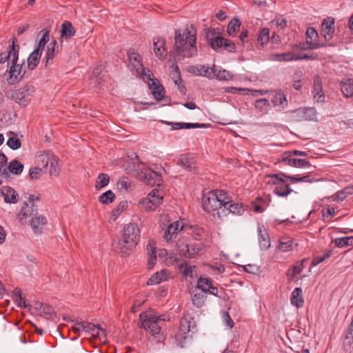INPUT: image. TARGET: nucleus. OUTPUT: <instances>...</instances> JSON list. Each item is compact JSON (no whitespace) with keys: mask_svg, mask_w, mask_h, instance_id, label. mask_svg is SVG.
Segmentation results:
<instances>
[{"mask_svg":"<svg viewBox=\"0 0 353 353\" xmlns=\"http://www.w3.org/2000/svg\"><path fill=\"white\" fill-rule=\"evenodd\" d=\"M197 30L194 24H187L184 29H175L174 52L182 58L192 57L197 54Z\"/></svg>","mask_w":353,"mask_h":353,"instance_id":"nucleus-1","label":"nucleus"},{"mask_svg":"<svg viewBox=\"0 0 353 353\" xmlns=\"http://www.w3.org/2000/svg\"><path fill=\"white\" fill-rule=\"evenodd\" d=\"M299 114L303 119L306 121L314 120L316 117V109L310 107L299 109Z\"/></svg>","mask_w":353,"mask_h":353,"instance_id":"nucleus-42","label":"nucleus"},{"mask_svg":"<svg viewBox=\"0 0 353 353\" xmlns=\"http://www.w3.org/2000/svg\"><path fill=\"white\" fill-rule=\"evenodd\" d=\"M167 125H171L172 130L180 129H192V128H206L210 126L208 123H183V122H170L162 121Z\"/></svg>","mask_w":353,"mask_h":353,"instance_id":"nucleus-14","label":"nucleus"},{"mask_svg":"<svg viewBox=\"0 0 353 353\" xmlns=\"http://www.w3.org/2000/svg\"><path fill=\"white\" fill-rule=\"evenodd\" d=\"M115 199L116 196L112 190H107L101 194L99 198V201L102 204L108 205L112 203L115 200Z\"/></svg>","mask_w":353,"mask_h":353,"instance_id":"nucleus-51","label":"nucleus"},{"mask_svg":"<svg viewBox=\"0 0 353 353\" xmlns=\"http://www.w3.org/2000/svg\"><path fill=\"white\" fill-rule=\"evenodd\" d=\"M334 22L335 20L333 17H327L322 22L321 34L325 39L326 43H328L333 37L335 31Z\"/></svg>","mask_w":353,"mask_h":353,"instance_id":"nucleus-11","label":"nucleus"},{"mask_svg":"<svg viewBox=\"0 0 353 353\" xmlns=\"http://www.w3.org/2000/svg\"><path fill=\"white\" fill-rule=\"evenodd\" d=\"M291 304L297 308L303 307L304 299L303 296V290L301 288H296L292 292L290 297Z\"/></svg>","mask_w":353,"mask_h":353,"instance_id":"nucleus-26","label":"nucleus"},{"mask_svg":"<svg viewBox=\"0 0 353 353\" xmlns=\"http://www.w3.org/2000/svg\"><path fill=\"white\" fill-rule=\"evenodd\" d=\"M185 225L183 224L179 228V221H175L174 223H170L167 229L164 232V239L166 241H170L172 239L176 238L178 232L182 231L185 229Z\"/></svg>","mask_w":353,"mask_h":353,"instance_id":"nucleus-17","label":"nucleus"},{"mask_svg":"<svg viewBox=\"0 0 353 353\" xmlns=\"http://www.w3.org/2000/svg\"><path fill=\"white\" fill-rule=\"evenodd\" d=\"M196 326L195 322L193 321V318L190 316H183L180 320V325L178 332L175 334V339L179 338L186 339L185 334L190 332L191 327Z\"/></svg>","mask_w":353,"mask_h":353,"instance_id":"nucleus-9","label":"nucleus"},{"mask_svg":"<svg viewBox=\"0 0 353 353\" xmlns=\"http://www.w3.org/2000/svg\"><path fill=\"white\" fill-rule=\"evenodd\" d=\"M137 177L152 187L157 185L159 188L163 183L161 174L151 168H145L138 172Z\"/></svg>","mask_w":353,"mask_h":353,"instance_id":"nucleus-5","label":"nucleus"},{"mask_svg":"<svg viewBox=\"0 0 353 353\" xmlns=\"http://www.w3.org/2000/svg\"><path fill=\"white\" fill-rule=\"evenodd\" d=\"M148 197L154 203V205L159 206L161 204L163 198L162 190L154 188L148 194Z\"/></svg>","mask_w":353,"mask_h":353,"instance_id":"nucleus-50","label":"nucleus"},{"mask_svg":"<svg viewBox=\"0 0 353 353\" xmlns=\"http://www.w3.org/2000/svg\"><path fill=\"white\" fill-rule=\"evenodd\" d=\"M41 55L34 50L30 53L27 59V66L30 70H34L38 66Z\"/></svg>","mask_w":353,"mask_h":353,"instance_id":"nucleus-38","label":"nucleus"},{"mask_svg":"<svg viewBox=\"0 0 353 353\" xmlns=\"http://www.w3.org/2000/svg\"><path fill=\"white\" fill-rule=\"evenodd\" d=\"M179 254L183 257L190 259V245L186 242H181L177 244Z\"/></svg>","mask_w":353,"mask_h":353,"instance_id":"nucleus-58","label":"nucleus"},{"mask_svg":"<svg viewBox=\"0 0 353 353\" xmlns=\"http://www.w3.org/2000/svg\"><path fill=\"white\" fill-rule=\"evenodd\" d=\"M12 54H13V59H11V65L10 62L7 63L9 70H7L8 74L6 77V80L10 85H15L22 81L26 70H23V66L25 64L24 61L21 63H18L19 53L16 54L13 50Z\"/></svg>","mask_w":353,"mask_h":353,"instance_id":"nucleus-3","label":"nucleus"},{"mask_svg":"<svg viewBox=\"0 0 353 353\" xmlns=\"http://www.w3.org/2000/svg\"><path fill=\"white\" fill-rule=\"evenodd\" d=\"M6 144L13 150H18L21 147V141L17 137H10L7 140Z\"/></svg>","mask_w":353,"mask_h":353,"instance_id":"nucleus-64","label":"nucleus"},{"mask_svg":"<svg viewBox=\"0 0 353 353\" xmlns=\"http://www.w3.org/2000/svg\"><path fill=\"white\" fill-rule=\"evenodd\" d=\"M167 279V270L163 269L161 272H157L152 275V276L148 279L147 282V285H152L157 283H159L161 281H165Z\"/></svg>","mask_w":353,"mask_h":353,"instance_id":"nucleus-40","label":"nucleus"},{"mask_svg":"<svg viewBox=\"0 0 353 353\" xmlns=\"http://www.w3.org/2000/svg\"><path fill=\"white\" fill-rule=\"evenodd\" d=\"M185 227L192 230V237L195 241H200L205 234V229L198 225H189Z\"/></svg>","mask_w":353,"mask_h":353,"instance_id":"nucleus-49","label":"nucleus"},{"mask_svg":"<svg viewBox=\"0 0 353 353\" xmlns=\"http://www.w3.org/2000/svg\"><path fill=\"white\" fill-rule=\"evenodd\" d=\"M78 325H81L82 330L86 332H92L93 335L96 331V334L99 336L101 334L105 335V330L100 327L99 325L97 326L94 324L89 322L82 321L77 323Z\"/></svg>","mask_w":353,"mask_h":353,"instance_id":"nucleus-25","label":"nucleus"},{"mask_svg":"<svg viewBox=\"0 0 353 353\" xmlns=\"http://www.w3.org/2000/svg\"><path fill=\"white\" fill-rule=\"evenodd\" d=\"M154 50L155 55L159 59H163L166 55L167 48L165 47V40L159 37L153 39Z\"/></svg>","mask_w":353,"mask_h":353,"instance_id":"nucleus-19","label":"nucleus"},{"mask_svg":"<svg viewBox=\"0 0 353 353\" xmlns=\"http://www.w3.org/2000/svg\"><path fill=\"white\" fill-rule=\"evenodd\" d=\"M76 30L70 21H65L61 26V37L65 39H71L75 34Z\"/></svg>","mask_w":353,"mask_h":353,"instance_id":"nucleus-31","label":"nucleus"},{"mask_svg":"<svg viewBox=\"0 0 353 353\" xmlns=\"http://www.w3.org/2000/svg\"><path fill=\"white\" fill-rule=\"evenodd\" d=\"M241 22L237 17H234L228 23L227 27V33L229 36L234 37L236 36L239 31Z\"/></svg>","mask_w":353,"mask_h":353,"instance_id":"nucleus-35","label":"nucleus"},{"mask_svg":"<svg viewBox=\"0 0 353 353\" xmlns=\"http://www.w3.org/2000/svg\"><path fill=\"white\" fill-rule=\"evenodd\" d=\"M195 265H189L186 262H184L179 265V272L181 273L183 277L186 278L190 276L193 278L192 268H195Z\"/></svg>","mask_w":353,"mask_h":353,"instance_id":"nucleus-52","label":"nucleus"},{"mask_svg":"<svg viewBox=\"0 0 353 353\" xmlns=\"http://www.w3.org/2000/svg\"><path fill=\"white\" fill-rule=\"evenodd\" d=\"M278 162L284 163L287 165L292 166L294 168H305L311 166V163L306 159H296L292 157L290 154L288 157H284L279 159Z\"/></svg>","mask_w":353,"mask_h":353,"instance_id":"nucleus-16","label":"nucleus"},{"mask_svg":"<svg viewBox=\"0 0 353 353\" xmlns=\"http://www.w3.org/2000/svg\"><path fill=\"white\" fill-rule=\"evenodd\" d=\"M274 107L278 111L283 110L288 106V100L283 90L276 91L273 99H272Z\"/></svg>","mask_w":353,"mask_h":353,"instance_id":"nucleus-20","label":"nucleus"},{"mask_svg":"<svg viewBox=\"0 0 353 353\" xmlns=\"http://www.w3.org/2000/svg\"><path fill=\"white\" fill-rule=\"evenodd\" d=\"M205 32V37L208 41V45L211 47L212 49H215V46H213L214 41L218 40L221 38L220 32L217 31L215 28H208L203 29Z\"/></svg>","mask_w":353,"mask_h":353,"instance_id":"nucleus-29","label":"nucleus"},{"mask_svg":"<svg viewBox=\"0 0 353 353\" xmlns=\"http://www.w3.org/2000/svg\"><path fill=\"white\" fill-rule=\"evenodd\" d=\"M335 245L338 248H345L353 245V236H344L334 239Z\"/></svg>","mask_w":353,"mask_h":353,"instance_id":"nucleus-54","label":"nucleus"},{"mask_svg":"<svg viewBox=\"0 0 353 353\" xmlns=\"http://www.w3.org/2000/svg\"><path fill=\"white\" fill-rule=\"evenodd\" d=\"M312 93L314 99L316 100L317 102L324 101L325 94L324 92H323L321 82L319 77L315 78L314 80Z\"/></svg>","mask_w":353,"mask_h":353,"instance_id":"nucleus-28","label":"nucleus"},{"mask_svg":"<svg viewBox=\"0 0 353 353\" xmlns=\"http://www.w3.org/2000/svg\"><path fill=\"white\" fill-rule=\"evenodd\" d=\"M307 259L305 258L301 259V261H296L295 264L293 265L292 268L289 269L287 271V276L288 277L292 280L294 278L296 277V275L299 274L304 269V263L307 261Z\"/></svg>","mask_w":353,"mask_h":353,"instance_id":"nucleus-30","label":"nucleus"},{"mask_svg":"<svg viewBox=\"0 0 353 353\" xmlns=\"http://www.w3.org/2000/svg\"><path fill=\"white\" fill-rule=\"evenodd\" d=\"M169 56V60L172 62V65H170V70L173 77L179 79V80L182 82L181 72L176 60V57L177 55L174 52V51H170Z\"/></svg>","mask_w":353,"mask_h":353,"instance_id":"nucleus-34","label":"nucleus"},{"mask_svg":"<svg viewBox=\"0 0 353 353\" xmlns=\"http://www.w3.org/2000/svg\"><path fill=\"white\" fill-rule=\"evenodd\" d=\"M47 223V219L43 215H36L30 220V225L34 233H41L43 227Z\"/></svg>","mask_w":353,"mask_h":353,"instance_id":"nucleus-24","label":"nucleus"},{"mask_svg":"<svg viewBox=\"0 0 353 353\" xmlns=\"http://www.w3.org/2000/svg\"><path fill=\"white\" fill-rule=\"evenodd\" d=\"M212 71L213 78L215 77L219 81H229L234 78V75L230 71L223 69L217 71L215 65L210 69Z\"/></svg>","mask_w":353,"mask_h":353,"instance_id":"nucleus-32","label":"nucleus"},{"mask_svg":"<svg viewBox=\"0 0 353 353\" xmlns=\"http://www.w3.org/2000/svg\"><path fill=\"white\" fill-rule=\"evenodd\" d=\"M35 92V88L32 85H26L17 90L12 91L10 98L13 99L21 106H26L31 100V97ZM7 97H10L6 94Z\"/></svg>","mask_w":353,"mask_h":353,"instance_id":"nucleus-4","label":"nucleus"},{"mask_svg":"<svg viewBox=\"0 0 353 353\" xmlns=\"http://www.w3.org/2000/svg\"><path fill=\"white\" fill-rule=\"evenodd\" d=\"M258 240L261 250H267L271 245L270 238L265 227L263 225H258Z\"/></svg>","mask_w":353,"mask_h":353,"instance_id":"nucleus-15","label":"nucleus"},{"mask_svg":"<svg viewBox=\"0 0 353 353\" xmlns=\"http://www.w3.org/2000/svg\"><path fill=\"white\" fill-rule=\"evenodd\" d=\"M229 207L230 214L241 215L246 210L247 205H244L243 203H234L232 200L231 205H230Z\"/></svg>","mask_w":353,"mask_h":353,"instance_id":"nucleus-55","label":"nucleus"},{"mask_svg":"<svg viewBox=\"0 0 353 353\" xmlns=\"http://www.w3.org/2000/svg\"><path fill=\"white\" fill-rule=\"evenodd\" d=\"M341 90L345 97L353 96V79L348 78L343 79L341 83Z\"/></svg>","mask_w":353,"mask_h":353,"instance_id":"nucleus-36","label":"nucleus"},{"mask_svg":"<svg viewBox=\"0 0 353 353\" xmlns=\"http://www.w3.org/2000/svg\"><path fill=\"white\" fill-rule=\"evenodd\" d=\"M148 250V268L149 270L152 269L156 264L157 261V255H156V248L152 246L150 243L147 245Z\"/></svg>","mask_w":353,"mask_h":353,"instance_id":"nucleus-48","label":"nucleus"},{"mask_svg":"<svg viewBox=\"0 0 353 353\" xmlns=\"http://www.w3.org/2000/svg\"><path fill=\"white\" fill-rule=\"evenodd\" d=\"M1 193L3 196L6 203H17L19 201L18 193L10 186H3L1 189Z\"/></svg>","mask_w":353,"mask_h":353,"instance_id":"nucleus-21","label":"nucleus"},{"mask_svg":"<svg viewBox=\"0 0 353 353\" xmlns=\"http://www.w3.org/2000/svg\"><path fill=\"white\" fill-rule=\"evenodd\" d=\"M202 291L201 292H195L194 291L190 292L192 296V304L194 306L199 308L201 307L205 301L207 296Z\"/></svg>","mask_w":353,"mask_h":353,"instance_id":"nucleus-41","label":"nucleus"},{"mask_svg":"<svg viewBox=\"0 0 353 353\" xmlns=\"http://www.w3.org/2000/svg\"><path fill=\"white\" fill-rule=\"evenodd\" d=\"M168 320L169 318L165 314L157 316L153 310H146L139 314L137 325L140 329L148 331L151 336L160 341L161 339H164V336L159 323L161 321Z\"/></svg>","mask_w":353,"mask_h":353,"instance_id":"nucleus-2","label":"nucleus"},{"mask_svg":"<svg viewBox=\"0 0 353 353\" xmlns=\"http://www.w3.org/2000/svg\"><path fill=\"white\" fill-rule=\"evenodd\" d=\"M39 161H41L43 168H46L50 165L49 173L51 176H57L59 174V159L54 155L43 154L39 157Z\"/></svg>","mask_w":353,"mask_h":353,"instance_id":"nucleus-8","label":"nucleus"},{"mask_svg":"<svg viewBox=\"0 0 353 353\" xmlns=\"http://www.w3.org/2000/svg\"><path fill=\"white\" fill-rule=\"evenodd\" d=\"M128 59L129 61L137 62L138 65L143 67L142 58L139 53L135 52L134 49L130 48L127 52Z\"/></svg>","mask_w":353,"mask_h":353,"instance_id":"nucleus-57","label":"nucleus"},{"mask_svg":"<svg viewBox=\"0 0 353 353\" xmlns=\"http://www.w3.org/2000/svg\"><path fill=\"white\" fill-rule=\"evenodd\" d=\"M128 207L127 201H121L117 208H114L111 212V216L113 220H116L122 212L125 210Z\"/></svg>","mask_w":353,"mask_h":353,"instance_id":"nucleus-56","label":"nucleus"},{"mask_svg":"<svg viewBox=\"0 0 353 353\" xmlns=\"http://www.w3.org/2000/svg\"><path fill=\"white\" fill-rule=\"evenodd\" d=\"M137 244L122 235L121 238L119 239L114 245V249L118 254L125 256L129 255L135 249Z\"/></svg>","mask_w":353,"mask_h":353,"instance_id":"nucleus-6","label":"nucleus"},{"mask_svg":"<svg viewBox=\"0 0 353 353\" xmlns=\"http://www.w3.org/2000/svg\"><path fill=\"white\" fill-rule=\"evenodd\" d=\"M122 235L138 243L141 238V230L137 223L130 222L124 226Z\"/></svg>","mask_w":353,"mask_h":353,"instance_id":"nucleus-10","label":"nucleus"},{"mask_svg":"<svg viewBox=\"0 0 353 353\" xmlns=\"http://www.w3.org/2000/svg\"><path fill=\"white\" fill-rule=\"evenodd\" d=\"M216 194L217 195V200L219 201V203L220 205L222 203H230L231 197L228 195V194L222 190H215Z\"/></svg>","mask_w":353,"mask_h":353,"instance_id":"nucleus-63","label":"nucleus"},{"mask_svg":"<svg viewBox=\"0 0 353 353\" xmlns=\"http://www.w3.org/2000/svg\"><path fill=\"white\" fill-rule=\"evenodd\" d=\"M104 68L103 65H97L96 68L93 69L92 71V77L94 79V83L96 85H101L103 84L104 81V74H103Z\"/></svg>","mask_w":353,"mask_h":353,"instance_id":"nucleus-43","label":"nucleus"},{"mask_svg":"<svg viewBox=\"0 0 353 353\" xmlns=\"http://www.w3.org/2000/svg\"><path fill=\"white\" fill-rule=\"evenodd\" d=\"M117 186L119 189H125V190L128 191L132 188L134 184L128 177L123 176L119 180Z\"/></svg>","mask_w":353,"mask_h":353,"instance_id":"nucleus-61","label":"nucleus"},{"mask_svg":"<svg viewBox=\"0 0 353 353\" xmlns=\"http://www.w3.org/2000/svg\"><path fill=\"white\" fill-rule=\"evenodd\" d=\"M270 29L268 28H262L257 36V41L260 46L263 48L270 42Z\"/></svg>","mask_w":353,"mask_h":353,"instance_id":"nucleus-45","label":"nucleus"},{"mask_svg":"<svg viewBox=\"0 0 353 353\" xmlns=\"http://www.w3.org/2000/svg\"><path fill=\"white\" fill-rule=\"evenodd\" d=\"M213 284V280L209 277L200 276L197 279L196 288L201 290L203 292L207 293L210 286Z\"/></svg>","mask_w":353,"mask_h":353,"instance_id":"nucleus-39","label":"nucleus"},{"mask_svg":"<svg viewBox=\"0 0 353 353\" xmlns=\"http://www.w3.org/2000/svg\"><path fill=\"white\" fill-rule=\"evenodd\" d=\"M269 59L277 61H294V53L292 52H285L283 53H273L270 54Z\"/></svg>","mask_w":353,"mask_h":353,"instance_id":"nucleus-33","label":"nucleus"},{"mask_svg":"<svg viewBox=\"0 0 353 353\" xmlns=\"http://www.w3.org/2000/svg\"><path fill=\"white\" fill-rule=\"evenodd\" d=\"M334 46V44L332 43H319L318 41H306L305 43V46L307 47V50H315V49H318V48H323V47H325V46Z\"/></svg>","mask_w":353,"mask_h":353,"instance_id":"nucleus-59","label":"nucleus"},{"mask_svg":"<svg viewBox=\"0 0 353 353\" xmlns=\"http://www.w3.org/2000/svg\"><path fill=\"white\" fill-rule=\"evenodd\" d=\"M148 87L151 90L152 94L154 99L159 101H161L165 95V89L159 82L152 81V83L148 81Z\"/></svg>","mask_w":353,"mask_h":353,"instance_id":"nucleus-23","label":"nucleus"},{"mask_svg":"<svg viewBox=\"0 0 353 353\" xmlns=\"http://www.w3.org/2000/svg\"><path fill=\"white\" fill-rule=\"evenodd\" d=\"M177 164L183 166L190 172H196V159L192 153L181 154Z\"/></svg>","mask_w":353,"mask_h":353,"instance_id":"nucleus-12","label":"nucleus"},{"mask_svg":"<svg viewBox=\"0 0 353 353\" xmlns=\"http://www.w3.org/2000/svg\"><path fill=\"white\" fill-rule=\"evenodd\" d=\"M212 46H215V49L214 50L219 52L220 50L223 49L228 52H236V44L232 40L225 38L222 37L218 40L214 41Z\"/></svg>","mask_w":353,"mask_h":353,"instance_id":"nucleus-13","label":"nucleus"},{"mask_svg":"<svg viewBox=\"0 0 353 353\" xmlns=\"http://www.w3.org/2000/svg\"><path fill=\"white\" fill-rule=\"evenodd\" d=\"M292 191V189L290 188L288 184L281 183L276 186L273 190V193L279 196L285 197L288 196Z\"/></svg>","mask_w":353,"mask_h":353,"instance_id":"nucleus-47","label":"nucleus"},{"mask_svg":"<svg viewBox=\"0 0 353 353\" xmlns=\"http://www.w3.org/2000/svg\"><path fill=\"white\" fill-rule=\"evenodd\" d=\"M13 301L21 308H31V305L26 303L25 297L23 296L22 290L19 288H16L12 294Z\"/></svg>","mask_w":353,"mask_h":353,"instance_id":"nucleus-27","label":"nucleus"},{"mask_svg":"<svg viewBox=\"0 0 353 353\" xmlns=\"http://www.w3.org/2000/svg\"><path fill=\"white\" fill-rule=\"evenodd\" d=\"M279 249L282 252H288L292 250L293 240L291 237L283 236L279 241Z\"/></svg>","mask_w":353,"mask_h":353,"instance_id":"nucleus-46","label":"nucleus"},{"mask_svg":"<svg viewBox=\"0 0 353 353\" xmlns=\"http://www.w3.org/2000/svg\"><path fill=\"white\" fill-rule=\"evenodd\" d=\"M58 44L55 39H53L48 46L46 52L45 68H48L50 61H52L58 53Z\"/></svg>","mask_w":353,"mask_h":353,"instance_id":"nucleus-22","label":"nucleus"},{"mask_svg":"<svg viewBox=\"0 0 353 353\" xmlns=\"http://www.w3.org/2000/svg\"><path fill=\"white\" fill-rule=\"evenodd\" d=\"M23 165L17 159L12 160L8 167L7 171L15 175H19L23 170Z\"/></svg>","mask_w":353,"mask_h":353,"instance_id":"nucleus-37","label":"nucleus"},{"mask_svg":"<svg viewBox=\"0 0 353 353\" xmlns=\"http://www.w3.org/2000/svg\"><path fill=\"white\" fill-rule=\"evenodd\" d=\"M201 203L203 209L207 213H213L217 212L220 203L217 200V195L216 191L211 190L206 194H203L201 199Z\"/></svg>","mask_w":353,"mask_h":353,"instance_id":"nucleus-7","label":"nucleus"},{"mask_svg":"<svg viewBox=\"0 0 353 353\" xmlns=\"http://www.w3.org/2000/svg\"><path fill=\"white\" fill-rule=\"evenodd\" d=\"M190 259L196 257L197 255H201L205 252L204 245L203 243H194L190 247Z\"/></svg>","mask_w":353,"mask_h":353,"instance_id":"nucleus-60","label":"nucleus"},{"mask_svg":"<svg viewBox=\"0 0 353 353\" xmlns=\"http://www.w3.org/2000/svg\"><path fill=\"white\" fill-rule=\"evenodd\" d=\"M31 208L27 201H25L21 207L20 212L17 214L18 219L22 222L28 217L33 218L34 214L30 211Z\"/></svg>","mask_w":353,"mask_h":353,"instance_id":"nucleus-44","label":"nucleus"},{"mask_svg":"<svg viewBox=\"0 0 353 353\" xmlns=\"http://www.w3.org/2000/svg\"><path fill=\"white\" fill-rule=\"evenodd\" d=\"M110 178L107 174L100 173L96 181L95 188L96 190H100L105 186H107L109 183Z\"/></svg>","mask_w":353,"mask_h":353,"instance_id":"nucleus-53","label":"nucleus"},{"mask_svg":"<svg viewBox=\"0 0 353 353\" xmlns=\"http://www.w3.org/2000/svg\"><path fill=\"white\" fill-rule=\"evenodd\" d=\"M19 48L20 47L18 44V41L15 36H13L12 44L9 46L8 48V53H6V52H2L0 53V64L5 63L6 61L10 59H13V54H12V50H14L15 54H17L19 52Z\"/></svg>","mask_w":353,"mask_h":353,"instance_id":"nucleus-18","label":"nucleus"},{"mask_svg":"<svg viewBox=\"0 0 353 353\" xmlns=\"http://www.w3.org/2000/svg\"><path fill=\"white\" fill-rule=\"evenodd\" d=\"M231 201L232 200L230 201V203L223 204L221 203V205H219V209L216 212V214L219 219H222L223 217L226 216L230 214L229 205H231Z\"/></svg>","mask_w":353,"mask_h":353,"instance_id":"nucleus-62","label":"nucleus"}]
</instances>
